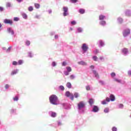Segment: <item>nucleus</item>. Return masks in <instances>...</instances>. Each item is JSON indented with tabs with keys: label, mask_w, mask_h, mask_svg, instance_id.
Wrapping results in <instances>:
<instances>
[{
	"label": "nucleus",
	"mask_w": 131,
	"mask_h": 131,
	"mask_svg": "<svg viewBox=\"0 0 131 131\" xmlns=\"http://www.w3.org/2000/svg\"><path fill=\"white\" fill-rule=\"evenodd\" d=\"M66 68L68 72H71V71H72V69H71V67H67Z\"/></svg>",
	"instance_id": "nucleus-17"
},
{
	"label": "nucleus",
	"mask_w": 131,
	"mask_h": 131,
	"mask_svg": "<svg viewBox=\"0 0 131 131\" xmlns=\"http://www.w3.org/2000/svg\"><path fill=\"white\" fill-rule=\"evenodd\" d=\"M99 43L101 47H103L104 46V42H103L102 41H100Z\"/></svg>",
	"instance_id": "nucleus-41"
},
{
	"label": "nucleus",
	"mask_w": 131,
	"mask_h": 131,
	"mask_svg": "<svg viewBox=\"0 0 131 131\" xmlns=\"http://www.w3.org/2000/svg\"><path fill=\"white\" fill-rule=\"evenodd\" d=\"M4 23L5 24H9L10 25H13V20L8 19H5L4 20Z\"/></svg>",
	"instance_id": "nucleus-6"
},
{
	"label": "nucleus",
	"mask_w": 131,
	"mask_h": 131,
	"mask_svg": "<svg viewBox=\"0 0 131 131\" xmlns=\"http://www.w3.org/2000/svg\"><path fill=\"white\" fill-rule=\"evenodd\" d=\"M100 60H102L103 57H100Z\"/></svg>",
	"instance_id": "nucleus-57"
},
{
	"label": "nucleus",
	"mask_w": 131,
	"mask_h": 131,
	"mask_svg": "<svg viewBox=\"0 0 131 131\" xmlns=\"http://www.w3.org/2000/svg\"><path fill=\"white\" fill-rule=\"evenodd\" d=\"M59 88V90H60L61 91H64V90H65V88H64V86L63 85H60Z\"/></svg>",
	"instance_id": "nucleus-25"
},
{
	"label": "nucleus",
	"mask_w": 131,
	"mask_h": 131,
	"mask_svg": "<svg viewBox=\"0 0 131 131\" xmlns=\"http://www.w3.org/2000/svg\"><path fill=\"white\" fill-rule=\"evenodd\" d=\"M4 11V8L0 7V12H3Z\"/></svg>",
	"instance_id": "nucleus-52"
},
{
	"label": "nucleus",
	"mask_w": 131,
	"mask_h": 131,
	"mask_svg": "<svg viewBox=\"0 0 131 131\" xmlns=\"http://www.w3.org/2000/svg\"><path fill=\"white\" fill-rule=\"evenodd\" d=\"M78 32H82V29L81 28H79L77 29Z\"/></svg>",
	"instance_id": "nucleus-39"
},
{
	"label": "nucleus",
	"mask_w": 131,
	"mask_h": 131,
	"mask_svg": "<svg viewBox=\"0 0 131 131\" xmlns=\"http://www.w3.org/2000/svg\"><path fill=\"white\" fill-rule=\"evenodd\" d=\"M34 6L36 9H39L40 7V5L38 3H35Z\"/></svg>",
	"instance_id": "nucleus-14"
},
{
	"label": "nucleus",
	"mask_w": 131,
	"mask_h": 131,
	"mask_svg": "<svg viewBox=\"0 0 131 131\" xmlns=\"http://www.w3.org/2000/svg\"><path fill=\"white\" fill-rule=\"evenodd\" d=\"M6 7L7 8H10V7H11V3H6Z\"/></svg>",
	"instance_id": "nucleus-37"
},
{
	"label": "nucleus",
	"mask_w": 131,
	"mask_h": 131,
	"mask_svg": "<svg viewBox=\"0 0 131 131\" xmlns=\"http://www.w3.org/2000/svg\"><path fill=\"white\" fill-rule=\"evenodd\" d=\"M9 88H10V86L9 85V84H6L5 85V89H9Z\"/></svg>",
	"instance_id": "nucleus-50"
},
{
	"label": "nucleus",
	"mask_w": 131,
	"mask_h": 131,
	"mask_svg": "<svg viewBox=\"0 0 131 131\" xmlns=\"http://www.w3.org/2000/svg\"><path fill=\"white\" fill-rule=\"evenodd\" d=\"M90 68H91V69H94V68H95V66H90Z\"/></svg>",
	"instance_id": "nucleus-53"
},
{
	"label": "nucleus",
	"mask_w": 131,
	"mask_h": 131,
	"mask_svg": "<svg viewBox=\"0 0 131 131\" xmlns=\"http://www.w3.org/2000/svg\"><path fill=\"white\" fill-rule=\"evenodd\" d=\"M8 31L9 32H11L12 33V34H14V31H13L11 29V28H8Z\"/></svg>",
	"instance_id": "nucleus-30"
},
{
	"label": "nucleus",
	"mask_w": 131,
	"mask_h": 131,
	"mask_svg": "<svg viewBox=\"0 0 131 131\" xmlns=\"http://www.w3.org/2000/svg\"><path fill=\"white\" fill-rule=\"evenodd\" d=\"M14 21H19V18L18 17H14Z\"/></svg>",
	"instance_id": "nucleus-46"
},
{
	"label": "nucleus",
	"mask_w": 131,
	"mask_h": 131,
	"mask_svg": "<svg viewBox=\"0 0 131 131\" xmlns=\"http://www.w3.org/2000/svg\"><path fill=\"white\" fill-rule=\"evenodd\" d=\"M74 96L75 98H78V97H79L78 93H75L74 94Z\"/></svg>",
	"instance_id": "nucleus-35"
},
{
	"label": "nucleus",
	"mask_w": 131,
	"mask_h": 131,
	"mask_svg": "<svg viewBox=\"0 0 131 131\" xmlns=\"http://www.w3.org/2000/svg\"><path fill=\"white\" fill-rule=\"evenodd\" d=\"M71 24H72V25H75L76 24V21H71Z\"/></svg>",
	"instance_id": "nucleus-40"
},
{
	"label": "nucleus",
	"mask_w": 131,
	"mask_h": 131,
	"mask_svg": "<svg viewBox=\"0 0 131 131\" xmlns=\"http://www.w3.org/2000/svg\"><path fill=\"white\" fill-rule=\"evenodd\" d=\"M116 75V74H115V73H112L111 74V76L112 77H115V76Z\"/></svg>",
	"instance_id": "nucleus-36"
},
{
	"label": "nucleus",
	"mask_w": 131,
	"mask_h": 131,
	"mask_svg": "<svg viewBox=\"0 0 131 131\" xmlns=\"http://www.w3.org/2000/svg\"><path fill=\"white\" fill-rule=\"evenodd\" d=\"M12 65H14V66H16V65H18V62L16 61H14L12 62Z\"/></svg>",
	"instance_id": "nucleus-31"
},
{
	"label": "nucleus",
	"mask_w": 131,
	"mask_h": 131,
	"mask_svg": "<svg viewBox=\"0 0 131 131\" xmlns=\"http://www.w3.org/2000/svg\"><path fill=\"white\" fill-rule=\"evenodd\" d=\"M93 59L94 61H98V57H97L96 56H93Z\"/></svg>",
	"instance_id": "nucleus-26"
},
{
	"label": "nucleus",
	"mask_w": 131,
	"mask_h": 131,
	"mask_svg": "<svg viewBox=\"0 0 131 131\" xmlns=\"http://www.w3.org/2000/svg\"><path fill=\"white\" fill-rule=\"evenodd\" d=\"M70 30H73V29H72V28H70Z\"/></svg>",
	"instance_id": "nucleus-61"
},
{
	"label": "nucleus",
	"mask_w": 131,
	"mask_h": 131,
	"mask_svg": "<svg viewBox=\"0 0 131 131\" xmlns=\"http://www.w3.org/2000/svg\"><path fill=\"white\" fill-rule=\"evenodd\" d=\"M66 96L68 97H70V99L72 100V101L74 100V96H73V94L72 93H70L69 91L66 93Z\"/></svg>",
	"instance_id": "nucleus-3"
},
{
	"label": "nucleus",
	"mask_w": 131,
	"mask_h": 131,
	"mask_svg": "<svg viewBox=\"0 0 131 131\" xmlns=\"http://www.w3.org/2000/svg\"><path fill=\"white\" fill-rule=\"evenodd\" d=\"M26 46H30V41L27 40L26 41Z\"/></svg>",
	"instance_id": "nucleus-33"
},
{
	"label": "nucleus",
	"mask_w": 131,
	"mask_h": 131,
	"mask_svg": "<svg viewBox=\"0 0 131 131\" xmlns=\"http://www.w3.org/2000/svg\"><path fill=\"white\" fill-rule=\"evenodd\" d=\"M28 11H29V12H32L33 11V7L32 6H30L28 8Z\"/></svg>",
	"instance_id": "nucleus-21"
},
{
	"label": "nucleus",
	"mask_w": 131,
	"mask_h": 131,
	"mask_svg": "<svg viewBox=\"0 0 131 131\" xmlns=\"http://www.w3.org/2000/svg\"><path fill=\"white\" fill-rule=\"evenodd\" d=\"M29 56L31 57V53H29Z\"/></svg>",
	"instance_id": "nucleus-62"
},
{
	"label": "nucleus",
	"mask_w": 131,
	"mask_h": 131,
	"mask_svg": "<svg viewBox=\"0 0 131 131\" xmlns=\"http://www.w3.org/2000/svg\"><path fill=\"white\" fill-rule=\"evenodd\" d=\"M89 104H90V105H91V106H92L93 105V104H94V99H89Z\"/></svg>",
	"instance_id": "nucleus-11"
},
{
	"label": "nucleus",
	"mask_w": 131,
	"mask_h": 131,
	"mask_svg": "<svg viewBox=\"0 0 131 131\" xmlns=\"http://www.w3.org/2000/svg\"><path fill=\"white\" fill-rule=\"evenodd\" d=\"M67 88H68V89H71L72 87V85H71V83L70 82H68L66 84Z\"/></svg>",
	"instance_id": "nucleus-18"
},
{
	"label": "nucleus",
	"mask_w": 131,
	"mask_h": 131,
	"mask_svg": "<svg viewBox=\"0 0 131 131\" xmlns=\"http://www.w3.org/2000/svg\"><path fill=\"white\" fill-rule=\"evenodd\" d=\"M112 130L113 131H117V128H116V127H113L112 128Z\"/></svg>",
	"instance_id": "nucleus-42"
},
{
	"label": "nucleus",
	"mask_w": 131,
	"mask_h": 131,
	"mask_svg": "<svg viewBox=\"0 0 131 131\" xmlns=\"http://www.w3.org/2000/svg\"><path fill=\"white\" fill-rule=\"evenodd\" d=\"M70 1L71 2V3H77V0H70Z\"/></svg>",
	"instance_id": "nucleus-44"
},
{
	"label": "nucleus",
	"mask_w": 131,
	"mask_h": 131,
	"mask_svg": "<svg viewBox=\"0 0 131 131\" xmlns=\"http://www.w3.org/2000/svg\"><path fill=\"white\" fill-rule=\"evenodd\" d=\"M128 34H130V30L128 29L124 30L123 32V35L124 37L127 36Z\"/></svg>",
	"instance_id": "nucleus-4"
},
{
	"label": "nucleus",
	"mask_w": 131,
	"mask_h": 131,
	"mask_svg": "<svg viewBox=\"0 0 131 131\" xmlns=\"http://www.w3.org/2000/svg\"><path fill=\"white\" fill-rule=\"evenodd\" d=\"M100 25H106V21L105 20H102L100 22Z\"/></svg>",
	"instance_id": "nucleus-19"
},
{
	"label": "nucleus",
	"mask_w": 131,
	"mask_h": 131,
	"mask_svg": "<svg viewBox=\"0 0 131 131\" xmlns=\"http://www.w3.org/2000/svg\"><path fill=\"white\" fill-rule=\"evenodd\" d=\"M122 53L124 55H126V54L128 53V49H127V48H123L122 50Z\"/></svg>",
	"instance_id": "nucleus-9"
},
{
	"label": "nucleus",
	"mask_w": 131,
	"mask_h": 131,
	"mask_svg": "<svg viewBox=\"0 0 131 131\" xmlns=\"http://www.w3.org/2000/svg\"><path fill=\"white\" fill-rule=\"evenodd\" d=\"M79 64H80L81 65H86V63L82 61H80Z\"/></svg>",
	"instance_id": "nucleus-29"
},
{
	"label": "nucleus",
	"mask_w": 131,
	"mask_h": 131,
	"mask_svg": "<svg viewBox=\"0 0 131 131\" xmlns=\"http://www.w3.org/2000/svg\"><path fill=\"white\" fill-rule=\"evenodd\" d=\"M50 102L53 105H58V97L55 95H51L49 98Z\"/></svg>",
	"instance_id": "nucleus-1"
},
{
	"label": "nucleus",
	"mask_w": 131,
	"mask_h": 131,
	"mask_svg": "<svg viewBox=\"0 0 131 131\" xmlns=\"http://www.w3.org/2000/svg\"><path fill=\"white\" fill-rule=\"evenodd\" d=\"M106 100L102 101L101 102V104H102V105H106V104H107V102H106Z\"/></svg>",
	"instance_id": "nucleus-38"
},
{
	"label": "nucleus",
	"mask_w": 131,
	"mask_h": 131,
	"mask_svg": "<svg viewBox=\"0 0 131 131\" xmlns=\"http://www.w3.org/2000/svg\"><path fill=\"white\" fill-rule=\"evenodd\" d=\"M64 74L65 75H66V76L69 75V72H64Z\"/></svg>",
	"instance_id": "nucleus-47"
},
{
	"label": "nucleus",
	"mask_w": 131,
	"mask_h": 131,
	"mask_svg": "<svg viewBox=\"0 0 131 131\" xmlns=\"http://www.w3.org/2000/svg\"><path fill=\"white\" fill-rule=\"evenodd\" d=\"M119 107H120V108H123V104H120L119 105Z\"/></svg>",
	"instance_id": "nucleus-48"
},
{
	"label": "nucleus",
	"mask_w": 131,
	"mask_h": 131,
	"mask_svg": "<svg viewBox=\"0 0 131 131\" xmlns=\"http://www.w3.org/2000/svg\"><path fill=\"white\" fill-rule=\"evenodd\" d=\"M22 16L24 19H27V15L26 13H23Z\"/></svg>",
	"instance_id": "nucleus-24"
},
{
	"label": "nucleus",
	"mask_w": 131,
	"mask_h": 131,
	"mask_svg": "<svg viewBox=\"0 0 131 131\" xmlns=\"http://www.w3.org/2000/svg\"><path fill=\"white\" fill-rule=\"evenodd\" d=\"M97 53H98V50H96V54H97Z\"/></svg>",
	"instance_id": "nucleus-63"
},
{
	"label": "nucleus",
	"mask_w": 131,
	"mask_h": 131,
	"mask_svg": "<svg viewBox=\"0 0 131 131\" xmlns=\"http://www.w3.org/2000/svg\"><path fill=\"white\" fill-rule=\"evenodd\" d=\"M55 39H58V38H59V36L58 35H55Z\"/></svg>",
	"instance_id": "nucleus-51"
},
{
	"label": "nucleus",
	"mask_w": 131,
	"mask_h": 131,
	"mask_svg": "<svg viewBox=\"0 0 131 131\" xmlns=\"http://www.w3.org/2000/svg\"><path fill=\"white\" fill-rule=\"evenodd\" d=\"M128 75H131V71L128 72Z\"/></svg>",
	"instance_id": "nucleus-54"
},
{
	"label": "nucleus",
	"mask_w": 131,
	"mask_h": 131,
	"mask_svg": "<svg viewBox=\"0 0 131 131\" xmlns=\"http://www.w3.org/2000/svg\"><path fill=\"white\" fill-rule=\"evenodd\" d=\"M17 64L18 65H22V64H23V61L22 60H18Z\"/></svg>",
	"instance_id": "nucleus-27"
},
{
	"label": "nucleus",
	"mask_w": 131,
	"mask_h": 131,
	"mask_svg": "<svg viewBox=\"0 0 131 131\" xmlns=\"http://www.w3.org/2000/svg\"><path fill=\"white\" fill-rule=\"evenodd\" d=\"M56 64L55 62L54 61V62H52V66L53 67H55V66H56Z\"/></svg>",
	"instance_id": "nucleus-49"
},
{
	"label": "nucleus",
	"mask_w": 131,
	"mask_h": 131,
	"mask_svg": "<svg viewBox=\"0 0 131 131\" xmlns=\"http://www.w3.org/2000/svg\"><path fill=\"white\" fill-rule=\"evenodd\" d=\"M93 74H94L95 77L99 78V74H98V73H97V71L93 70Z\"/></svg>",
	"instance_id": "nucleus-12"
},
{
	"label": "nucleus",
	"mask_w": 131,
	"mask_h": 131,
	"mask_svg": "<svg viewBox=\"0 0 131 131\" xmlns=\"http://www.w3.org/2000/svg\"><path fill=\"white\" fill-rule=\"evenodd\" d=\"M11 112H14V110H11Z\"/></svg>",
	"instance_id": "nucleus-58"
},
{
	"label": "nucleus",
	"mask_w": 131,
	"mask_h": 131,
	"mask_svg": "<svg viewBox=\"0 0 131 131\" xmlns=\"http://www.w3.org/2000/svg\"><path fill=\"white\" fill-rule=\"evenodd\" d=\"M63 16H66L67 15L68 13L67 12H68V8L67 7H64L63 8Z\"/></svg>",
	"instance_id": "nucleus-8"
},
{
	"label": "nucleus",
	"mask_w": 131,
	"mask_h": 131,
	"mask_svg": "<svg viewBox=\"0 0 131 131\" xmlns=\"http://www.w3.org/2000/svg\"><path fill=\"white\" fill-rule=\"evenodd\" d=\"M109 97H106V102H110V101H112V102H113L115 101V96L113 95V94H111Z\"/></svg>",
	"instance_id": "nucleus-2"
},
{
	"label": "nucleus",
	"mask_w": 131,
	"mask_h": 131,
	"mask_svg": "<svg viewBox=\"0 0 131 131\" xmlns=\"http://www.w3.org/2000/svg\"><path fill=\"white\" fill-rule=\"evenodd\" d=\"M62 66H66V65H67V62H66V61H64L62 62Z\"/></svg>",
	"instance_id": "nucleus-43"
},
{
	"label": "nucleus",
	"mask_w": 131,
	"mask_h": 131,
	"mask_svg": "<svg viewBox=\"0 0 131 131\" xmlns=\"http://www.w3.org/2000/svg\"><path fill=\"white\" fill-rule=\"evenodd\" d=\"M84 106H85V104H84V102H83V101H81L78 104V109L79 110L82 108H84Z\"/></svg>",
	"instance_id": "nucleus-5"
},
{
	"label": "nucleus",
	"mask_w": 131,
	"mask_h": 131,
	"mask_svg": "<svg viewBox=\"0 0 131 131\" xmlns=\"http://www.w3.org/2000/svg\"><path fill=\"white\" fill-rule=\"evenodd\" d=\"M17 72H18V71L17 70L13 71L11 72V75H14V74H17Z\"/></svg>",
	"instance_id": "nucleus-20"
},
{
	"label": "nucleus",
	"mask_w": 131,
	"mask_h": 131,
	"mask_svg": "<svg viewBox=\"0 0 131 131\" xmlns=\"http://www.w3.org/2000/svg\"><path fill=\"white\" fill-rule=\"evenodd\" d=\"M82 49L84 52H86L88 50H89V47L86 46V44L85 43H83L82 46Z\"/></svg>",
	"instance_id": "nucleus-7"
},
{
	"label": "nucleus",
	"mask_w": 131,
	"mask_h": 131,
	"mask_svg": "<svg viewBox=\"0 0 131 131\" xmlns=\"http://www.w3.org/2000/svg\"><path fill=\"white\" fill-rule=\"evenodd\" d=\"M85 11L84 10V9H80L79 10V13H80V14H84Z\"/></svg>",
	"instance_id": "nucleus-15"
},
{
	"label": "nucleus",
	"mask_w": 131,
	"mask_h": 131,
	"mask_svg": "<svg viewBox=\"0 0 131 131\" xmlns=\"http://www.w3.org/2000/svg\"><path fill=\"white\" fill-rule=\"evenodd\" d=\"M114 80L115 81H116V82H118L119 83H120V82H121V80H119L118 79L115 78Z\"/></svg>",
	"instance_id": "nucleus-28"
},
{
	"label": "nucleus",
	"mask_w": 131,
	"mask_h": 131,
	"mask_svg": "<svg viewBox=\"0 0 131 131\" xmlns=\"http://www.w3.org/2000/svg\"><path fill=\"white\" fill-rule=\"evenodd\" d=\"M104 113H108L109 112V108L106 107L104 110Z\"/></svg>",
	"instance_id": "nucleus-23"
},
{
	"label": "nucleus",
	"mask_w": 131,
	"mask_h": 131,
	"mask_svg": "<svg viewBox=\"0 0 131 131\" xmlns=\"http://www.w3.org/2000/svg\"><path fill=\"white\" fill-rule=\"evenodd\" d=\"M56 115H57V114L55 112H52L51 113V117H56Z\"/></svg>",
	"instance_id": "nucleus-22"
},
{
	"label": "nucleus",
	"mask_w": 131,
	"mask_h": 131,
	"mask_svg": "<svg viewBox=\"0 0 131 131\" xmlns=\"http://www.w3.org/2000/svg\"><path fill=\"white\" fill-rule=\"evenodd\" d=\"M19 100V97L18 96H15L14 98H13V100L14 101H18Z\"/></svg>",
	"instance_id": "nucleus-32"
},
{
	"label": "nucleus",
	"mask_w": 131,
	"mask_h": 131,
	"mask_svg": "<svg viewBox=\"0 0 131 131\" xmlns=\"http://www.w3.org/2000/svg\"><path fill=\"white\" fill-rule=\"evenodd\" d=\"M118 21L119 23L121 24V23H122V22H123V19L122 18L119 17L118 18Z\"/></svg>",
	"instance_id": "nucleus-16"
},
{
	"label": "nucleus",
	"mask_w": 131,
	"mask_h": 131,
	"mask_svg": "<svg viewBox=\"0 0 131 131\" xmlns=\"http://www.w3.org/2000/svg\"><path fill=\"white\" fill-rule=\"evenodd\" d=\"M58 125H61V123L58 122Z\"/></svg>",
	"instance_id": "nucleus-60"
},
{
	"label": "nucleus",
	"mask_w": 131,
	"mask_h": 131,
	"mask_svg": "<svg viewBox=\"0 0 131 131\" xmlns=\"http://www.w3.org/2000/svg\"><path fill=\"white\" fill-rule=\"evenodd\" d=\"M17 2H18V3H21V2H22V0H16Z\"/></svg>",
	"instance_id": "nucleus-56"
},
{
	"label": "nucleus",
	"mask_w": 131,
	"mask_h": 131,
	"mask_svg": "<svg viewBox=\"0 0 131 131\" xmlns=\"http://www.w3.org/2000/svg\"><path fill=\"white\" fill-rule=\"evenodd\" d=\"M86 91H90V90H91V88H90V86H86Z\"/></svg>",
	"instance_id": "nucleus-45"
},
{
	"label": "nucleus",
	"mask_w": 131,
	"mask_h": 131,
	"mask_svg": "<svg viewBox=\"0 0 131 131\" xmlns=\"http://www.w3.org/2000/svg\"><path fill=\"white\" fill-rule=\"evenodd\" d=\"M93 112H98L99 111V107L95 105L93 107Z\"/></svg>",
	"instance_id": "nucleus-10"
},
{
	"label": "nucleus",
	"mask_w": 131,
	"mask_h": 131,
	"mask_svg": "<svg viewBox=\"0 0 131 131\" xmlns=\"http://www.w3.org/2000/svg\"><path fill=\"white\" fill-rule=\"evenodd\" d=\"M70 77L72 80L74 79V78H75V76H74V75H71Z\"/></svg>",
	"instance_id": "nucleus-34"
},
{
	"label": "nucleus",
	"mask_w": 131,
	"mask_h": 131,
	"mask_svg": "<svg viewBox=\"0 0 131 131\" xmlns=\"http://www.w3.org/2000/svg\"><path fill=\"white\" fill-rule=\"evenodd\" d=\"M2 25V24L0 23V28H1Z\"/></svg>",
	"instance_id": "nucleus-59"
},
{
	"label": "nucleus",
	"mask_w": 131,
	"mask_h": 131,
	"mask_svg": "<svg viewBox=\"0 0 131 131\" xmlns=\"http://www.w3.org/2000/svg\"><path fill=\"white\" fill-rule=\"evenodd\" d=\"M11 50V47H9L8 48V49L7 50V52H9V51H10Z\"/></svg>",
	"instance_id": "nucleus-55"
},
{
	"label": "nucleus",
	"mask_w": 131,
	"mask_h": 131,
	"mask_svg": "<svg viewBox=\"0 0 131 131\" xmlns=\"http://www.w3.org/2000/svg\"><path fill=\"white\" fill-rule=\"evenodd\" d=\"M99 20H104V19H105V16L103 15H99Z\"/></svg>",
	"instance_id": "nucleus-13"
}]
</instances>
